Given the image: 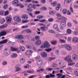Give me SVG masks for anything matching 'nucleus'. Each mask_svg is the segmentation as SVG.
I'll use <instances>...</instances> for the list:
<instances>
[{"instance_id":"37998d69","label":"nucleus","mask_w":78,"mask_h":78,"mask_svg":"<svg viewBox=\"0 0 78 78\" xmlns=\"http://www.w3.org/2000/svg\"><path fill=\"white\" fill-rule=\"evenodd\" d=\"M56 75L58 76L57 78H60L61 76H62V74L61 73L57 74Z\"/></svg>"},{"instance_id":"3c124183","label":"nucleus","mask_w":78,"mask_h":78,"mask_svg":"<svg viewBox=\"0 0 78 78\" xmlns=\"http://www.w3.org/2000/svg\"><path fill=\"white\" fill-rule=\"evenodd\" d=\"M56 37H62V35L61 34H56L55 35Z\"/></svg>"},{"instance_id":"b1692460","label":"nucleus","mask_w":78,"mask_h":78,"mask_svg":"<svg viewBox=\"0 0 78 78\" xmlns=\"http://www.w3.org/2000/svg\"><path fill=\"white\" fill-rule=\"evenodd\" d=\"M66 33L68 34H70L72 33V30L69 29H68L66 30Z\"/></svg>"},{"instance_id":"052dcab7","label":"nucleus","mask_w":78,"mask_h":78,"mask_svg":"<svg viewBox=\"0 0 78 78\" xmlns=\"http://www.w3.org/2000/svg\"><path fill=\"white\" fill-rule=\"evenodd\" d=\"M3 28H6L7 27V26H8V25L7 24H4L3 25H2Z\"/></svg>"},{"instance_id":"f257e3e1","label":"nucleus","mask_w":78,"mask_h":78,"mask_svg":"<svg viewBox=\"0 0 78 78\" xmlns=\"http://www.w3.org/2000/svg\"><path fill=\"white\" fill-rule=\"evenodd\" d=\"M50 47V44H49L48 42L46 41L41 44L40 48L44 49L45 48H49Z\"/></svg>"},{"instance_id":"c756f323","label":"nucleus","mask_w":78,"mask_h":78,"mask_svg":"<svg viewBox=\"0 0 78 78\" xmlns=\"http://www.w3.org/2000/svg\"><path fill=\"white\" fill-rule=\"evenodd\" d=\"M26 73H34V71H31L30 70H27L26 71Z\"/></svg>"},{"instance_id":"13d9d810","label":"nucleus","mask_w":78,"mask_h":78,"mask_svg":"<svg viewBox=\"0 0 78 78\" xmlns=\"http://www.w3.org/2000/svg\"><path fill=\"white\" fill-rule=\"evenodd\" d=\"M67 26H68L69 27H71L72 25L71 23H67Z\"/></svg>"},{"instance_id":"f704fd0d","label":"nucleus","mask_w":78,"mask_h":78,"mask_svg":"<svg viewBox=\"0 0 78 78\" xmlns=\"http://www.w3.org/2000/svg\"><path fill=\"white\" fill-rule=\"evenodd\" d=\"M40 10L41 11H45L47 10V8L45 7H43L40 9Z\"/></svg>"},{"instance_id":"2f4dec72","label":"nucleus","mask_w":78,"mask_h":78,"mask_svg":"<svg viewBox=\"0 0 78 78\" xmlns=\"http://www.w3.org/2000/svg\"><path fill=\"white\" fill-rule=\"evenodd\" d=\"M25 60L23 58H21L20 59V62H21V64L23 63L24 62H25Z\"/></svg>"},{"instance_id":"4468645a","label":"nucleus","mask_w":78,"mask_h":78,"mask_svg":"<svg viewBox=\"0 0 78 78\" xmlns=\"http://www.w3.org/2000/svg\"><path fill=\"white\" fill-rule=\"evenodd\" d=\"M37 64L38 66H40L43 64V60L42 59H41L39 60H38L37 61Z\"/></svg>"},{"instance_id":"c03bdc74","label":"nucleus","mask_w":78,"mask_h":78,"mask_svg":"<svg viewBox=\"0 0 78 78\" xmlns=\"http://www.w3.org/2000/svg\"><path fill=\"white\" fill-rule=\"evenodd\" d=\"M67 44H63L61 46V48H66V47L67 46Z\"/></svg>"},{"instance_id":"473e14b6","label":"nucleus","mask_w":78,"mask_h":78,"mask_svg":"<svg viewBox=\"0 0 78 78\" xmlns=\"http://www.w3.org/2000/svg\"><path fill=\"white\" fill-rule=\"evenodd\" d=\"M51 43L52 45H56V44H57V41H51Z\"/></svg>"},{"instance_id":"a878e982","label":"nucleus","mask_w":78,"mask_h":78,"mask_svg":"<svg viewBox=\"0 0 78 78\" xmlns=\"http://www.w3.org/2000/svg\"><path fill=\"white\" fill-rule=\"evenodd\" d=\"M9 41H8V40L7 39L4 40L0 42V44H6L7 42H9Z\"/></svg>"},{"instance_id":"4c0bfd02","label":"nucleus","mask_w":78,"mask_h":78,"mask_svg":"<svg viewBox=\"0 0 78 78\" xmlns=\"http://www.w3.org/2000/svg\"><path fill=\"white\" fill-rule=\"evenodd\" d=\"M6 21V20L5 19H2L0 21V23L1 24H3L4 22H5Z\"/></svg>"},{"instance_id":"7c9ffc66","label":"nucleus","mask_w":78,"mask_h":78,"mask_svg":"<svg viewBox=\"0 0 78 78\" xmlns=\"http://www.w3.org/2000/svg\"><path fill=\"white\" fill-rule=\"evenodd\" d=\"M37 19H42L44 16H42L41 15H38L37 16Z\"/></svg>"},{"instance_id":"7ed1b4c3","label":"nucleus","mask_w":78,"mask_h":78,"mask_svg":"<svg viewBox=\"0 0 78 78\" xmlns=\"http://www.w3.org/2000/svg\"><path fill=\"white\" fill-rule=\"evenodd\" d=\"M72 58V56L71 55H68L66 57H65L64 58V60L65 61H67L68 62H72L73 61L72 60L71 58Z\"/></svg>"},{"instance_id":"49530a36","label":"nucleus","mask_w":78,"mask_h":78,"mask_svg":"<svg viewBox=\"0 0 78 78\" xmlns=\"http://www.w3.org/2000/svg\"><path fill=\"white\" fill-rule=\"evenodd\" d=\"M53 68H47L46 69V70H48V71H51L53 70Z\"/></svg>"},{"instance_id":"6ab92c4d","label":"nucleus","mask_w":78,"mask_h":78,"mask_svg":"<svg viewBox=\"0 0 78 78\" xmlns=\"http://www.w3.org/2000/svg\"><path fill=\"white\" fill-rule=\"evenodd\" d=\"M60 25L62 27H66V22L62 21L60 23Z\"/></svg>"},{"instance_id":"8fccbe9b","label":"nucleus","mask_w":78,"mask_h":78,"mask_svg":"<svg viewBox=\"0 0 78 78\" xmlns=\"http://www.w3.org/2000/svg\"><path fill=\"white\" fill-rule=\"evenodd\" d=\"M41 13V12L40 11H36L35 12L34 14H39Z\"/></svg>"},{"instance_id":"774afa93","label":"nucleus","mask_w":78,"mask_h":78,"mask_svg":"<svg viewBox=\"0 0 78 78\" xmlns=\"http://www.w3.org/2000/svg\"><path fill=\"white\" fill-rule=\"evenodd\" d=\"M74 73L76 75H77L78 74V69L75 70L74 71Z\"/></svg>"},{"instance_id":"4be33fe9","label":"nucleus","mask_w":78,"mask_h":78,"mask_svg":"<svg viewBox=\"0 0 78 78\" xmlns=\"http://www.w3.org/2000/svg\"><path fill=\"white\" fill-rule=\"evenodd\" d=\"M66 49L68 51H70L72 49V47L68 44H67V45L66 47Z\"/></svg>"},{"instance_id":"ddd939ff","label":"nucleus","mask_w":78,"mask_h":78,"mask_svg":"<svg viewBox=\"0 0 78 78\" xmlns=\"http://www.w3.org/2000/svg\"><path fill=\"white\" fill-rule=\"evenodd\" d=\"M72 59L74 61L78 59V55L75 54H73V55Z\"/></svg>"},{"instance_id":"09e8293b","label":"nucleus","mask_w":78,"mask_h":78,"mask_svg":"<svg viewBox=\"0 0 78 78\" xmlns=\"http://www.w3.org/2000/svg\"><path fill=\"white\" fill-rule=\"evenodd\" d=\"M45 21H46V20L44 19H43V20H40L39 22H41V23H44V22H45Z\"/></svg>"},{"instance_id":"680f3d73","label":"nucleus","mask_w":78,"mask_h":78,"mask_svg":"<svg viewBox=\"0 0 78 78\" xmlns=\"http://www.w3.org/2000/svg\"><path fill=\"white\" fill-rule=\"evenodd\" d=\"M15 38L16 39H20V35H18L15 37Z\"/></svg>"},{"instance_id":"c85d7f7f","label":"nucleus","mask_w":78,"mask_h":78,"mask_svg":"<svg viewBox=\"0 0 78 78\" xmlns=\"http://www.w3.org/2000/svg\"><path fill=\"white\" fill-rule=\"evenodd\" d=\"M51 4L53 6H56L57 5V2H53L51 3Z\"/></svg>"},{"instance_id":"a19ab883","label":"nucleus","mask_w":78,"mask_h":78,"mask_svg":"<svg viewBox=\"0 0 78 78\" xmlns=\"http://www.w3.org/2000/svg\"><path fill=\"white\" fill-rule=\"evenodd\" d=\"M32 3L35 4H39V2L38 1H34V0L32 1Z\"/></svg>"},{"instance_id":"20e7f679","label":"nucleus","mask_w":78,"mask_h":78,"mask_svg":"<svg viewBox=\"0 0 78 78\" xmlns=\"http://www.w3.org/2000/svg\"><path fill=\"white\" fill-rule=\"evenodd\" d=\"M11 50L12 51H17L18 53H20V51L17 49V48H13L12 47H11Z\"/></svg>"},{"instance_id":"c9c22d12","label":"nucleus","mask_w":78,"mask_h":78,"mask_svg":"<svg viewBox=\"0 0 78 78\" xmlns=\"http://www.w3.org/2000/svg\"><path fill=\"white\" fill-rule=\"evenodd\" d=\"M67 10L66 9H64L62 10V12L63 14H67Z\"/></svg>"},{"instance_id":"a211bd4d","label":"nucleus","mask_w":78,"mask_h":78,"mask_svg":"<svg viewBox=\"0 0 78 78\" xmlns=\"http://www.w3.org/2000/svg\"><path fill=\"white\" fill-rule=\"evenodd\" d=\"M11 56L12 58H16L17 57V54L13 53L11 55Z\"/></svg>"},{"instance_id":"f03ea898","label":"nucleus","mask_w":78,"mask_h":78,"mask_svg":"<svg viewBox=\"0 0 78 78\" xmlns=\"http://www.w3.org/2000/svg\"><path fill=\"white\" fill-rule=\"evenodd\" d=\"M56 16L57 17H61V18L59 19V20H67V18H66L62 16L61 14L60 13L58 12L56 14Z\"/></svg>"},{"instance_id":"2eb2a0df","label":"nucleus","mask_w":78,"mask_h":78,"mask_svg":"<svg viewBox=\"0 0 78 78\" xmlns=\"http://www.w3.org/2000/svg\"><path fill=\"white\" fill-rule=\"evenodd\" d=\"M42 44V41L40 40H38L35 42V44L37 45H40Z\"/></svg>"},{"instance_id":"4d7b16f0","label":"nucleus","mask_w":78,"mask_h":78,"mask_svg":"<svg viewBox=\"0 0 78 78\" xmlns=\"http://www.w3.org/2000/svg\"><path fill=\"white\" fill-rule=\"evenodd\" d=\"M71 40H72V37H68L67 39V41H71Z\"/></svg>"},{"instance_id":"0eeeda50","label":"nucleus","mask_w":78,"mask_h":78,"mask_svg":"<svg viewBox=\"0 0 78 78\" xmlns=\"http://www.w3.org/2000/svg\"><path fill=\"white\" fill-rule=\"evenodd\" d=\"M13 19L15 21H16L18 22H20V18H19V17L18 16H15L13 17Z\"/></svg>"},{"instance_id":"e433bc0d","label":"nucleus","mask_w":78,"mask_h":78,"mask_svg":"<svg viewBox=\"0 0 78 78\" xmlns=\"http://www.w3.org/2000/svg\"><path fill=\"white\" fill-rule=\"evenodd\" d=\"M51 50H52V48H49L45 49V51H46L47 52H50L51 51Z\"/></svg>"},{"instance_id":"0e129e2a","label":"nucleus","mask_w":78,"mask_h":78,"mask_svg":"<svg viewBox=\"0 0 78 78\" xmlns=\"http://www.w3.org/2000/svg\"><path fill=\"white\" fill-rule=\"evenodd\" d=\"M23 38H24V37H23V35H20V39H23Z\"/></svg>"},{"instance_id":"79ce46f5","label":"nucleus","mask_w":78,"mask_h":78,"mask_svg":"<svg viewBox=\"0 0 78 78\" xmlns=\"http://www.w3.org/2000/svg\"><path fill=\"white\" fill-rule=\"evenodd\" d=\"M73 34L74 35H78V31L77 30L74 31Z\"/></svg>"},{"instance_id":"412c9836","label":"nucleus","mask_w":78,"mask_h":78,"mask_svg":"<svg viewBox=\"0 0 78 78\" xmlns=\"http://www.w3.org/2000/svg\"><path fill=\"white\" fill-rule=\"evenodd\" d=\"M6 34V32L5 31H2L0 32V37L5 36Z\"/></svg>"},{"instance_id":"e2e57ef3","label":"nucleus","mask_w":78,"mask_h":78,"mask_svg":"<svg viewBox=\"0 0 78 78\" xmlns=\"http://www.w3.org/2000/svg\"><path fill=\"white\" fill-rule=\"evenodd\" d=\"M6 64H7V62H6L4 61L3 62L2 65H3V66L6 65Z\"/></svg>"},{"instance_id":"393cba45","label":"nucleus","mask_w":78,"mask_h":78,"mask_svg":"<svg viewBox=\"0 0 78 78\" xmlns=\"http://www.w3.org/2000/svg\"><path fill=\"white\" fill-rule=\"evenodd\" d=\"M60 8H61V4H60L59 3H58L57 4V6L56 7V10L57 11H59Z\"/></svg>"},{"instance_id":"ea45409f","label":"nucleus","mask_w":78,"mask_h":78,"mask_svg":"<svg viewBox=\"0 0 78 78\" xmlns=\"http://www.w3.org/2000/svg\"><path fill=\"white\" fill-rule=\"evenodd\" d=\"M20 49L21 51H25V49L23 46H21L20 47Z\"/></svg>"},{"instance_id":"9d476101","label":"nucleus","mask_w":78,"mask_h":78,"mask_svg":"<svg viewBox=\"0 0 78 78\" xmlns=\"http://www.w3.org/2000/svg\"><path fill=\"white\" fill-rule=\"evenodd\" d=\"M56 13V11L55 10L50 11L49 12V14L51 16H55V14Z\"/></svg>"},{"instance_id":"5701e85b","label":"nucleus","mask_w":78,"mask_h":78,"mask_svg":"<svg viewBox=\"0 0 78 78\" xmlns=\"http://www.w3.org/2000/svg\"><path fill=\"white\" fill-rule=\"evenodd\" d=\"M6 20L7 23H9V22H10L11 21V18H10V17H6Z\"/></svg>"},{"instance_id":"f8f14e48","label":"nucleus","mask_w":78,"mask_h":78,"mask_svg":"<svg viewBox=\"0 0 78 78\" xmlns=\"http://www.w3.org/2000/svg\"><path fill=\"white\" fill-rule=\"evenodd\" d=\"M21 17L22 19H24L25 20H27L28 18V15L26 14H24L21 16Z\"/></svg>"},{"instance_id":"dca6fc26","label":"nucleus","mask_w":78,"mask_h":78,"mask_svg":"<svg viewBox=\"0 0 78 78\" xmlns=\"http://www.w3.org/2000/svg\"><path fill=\"white\" fill-rule=\"evenodd\" d=\"M32 53H33V51L31 50H28L25 52V54L26 55H30Z\"/></svg>"},{"instance_id":"58836bf2","label":"nucleus","mask_w":78,"mask_h":78,"mask_svg":"<svg viewBox=\"0 0 78 78\" xmlns=\"http://www.w3.org/2000/svg\"><path fill=\"white\" fill-rule=\"evenodd\" d=\"M37 76L36 75H32L29 77L28 78H36Z\"/></svg>"},{"instance_id":"a18cd8bd","label":"nucleus","mask_w":78,"mask_h":78,"mask_svg":"<svg viewBox=\"0 0 78 78\" xmlns=\"http://www.w3.org/2000/svg\"><path fill=\"white\" fill-rule=\"evenodd\" d=\"M49 33H53V34H55V31L52 30H49Z\"/></svg>"},{"instance_id":"aec40b11","label":"nucleus","mask_w":78,"mask_h":78,"mask_svg":"<svg viewBox=\"0 0 78 78\" xmlns=\"http://www.w3.org/2000/svg\"><path fill=\"white\" fill-rule=\"evenodd\" d=\"M41 6V5L39 4H37V5H35L34 4L32 5V8H33V9H36L37 8V7H39V6Z\"/></svg>"},{"instance_id":"5fc2aeb1","label":"nucleus","mask_w":78,"mask_h":78,"mask_svg":"<svg viewBox=\"0 0 78 78\" xmlns=\"http://www.w3.org/2000/svg\"><path fill=\"white\" fill-rule=\"evenodd\" d=\"M55 57H50L49 58V61H51V60H53V59H55Z\"/></svg>"},{"instance_id":"39448f33","label":"nucleus","mask_w":78,"mask_h":78,"mask_svg":"<svg viewBox=\"0 0 78 78\" xmlns=\"http://www.w3.org/2000/svg\"><path fill=\"white\" fill-rule=\"evenodd\" d=\"M19 3V1L17 0H14L12 2V4L13 5H16V6H20V4Z\"/></svg>"},{"instance_id":"9b49d317","label":"nucleus","mask_w":78,"mask_h":78,"mask_svg":"<svg viewBox=\"0 0 78 78\" xmlns=\"http://www.w3.org/2000/svg\"><path fill=\"white\" fill-rule=\"evenodd\" d=\"M72 41L73 43H78V38L76 37H74L73 38Z\"/></svg>"},{"instance_id":"6e6552de","label":"nucleus","mask_w":78,"mask_h":78,"mask_svg":"<svg viewBox=\"0 0 78 78\" xmlns=\"http://www.w3.org/2000/svg\"><path fill=\"white\" fill-rule=\"evenodd\" d=\"M15 72H19L20 71V65H17L15 67Z\"/></svg>"},{"instance_id":"603ef678","label":"nucleus","mask_w":78,"mask_h":78,"mask_svg":"<svg viewBox=\"0 0 78 78\" xmlns=\"http://www.w3.org/2000/svg\"><path fill=\"white\" fill-rule=\"evenodd\" d=\"M34 59L35 60H38V59H40V56H37L36 57H35Z\"/></svg>"},{"instance_id":"f3484780","label":"nucleus","mask_w":78,"mask_h":78,"mask_svg":"<svg viewBox=\"0 0 78 78\" xmlns=\"http://www.w3.org/2000/svg\"><path fill=\"white\" fill-rule=\"evenodd\" d=\"M4 53L5 55L6 56H7V55H9V54H10V53H9V51H7V49H5L4 51Z\"/></svg>"},{"instance_id":"69168bd1","label":"nucleus","mask_w":78,"mask_h":78,"mask_svg":"<svg viewBox=\"0 0 78 78\" xmlns=\"http://www.w3.org/2000/svg\"><path fill=\"white\" fill-rule=\"evenodd\" d=\"M46 1L45 0H41V2L42 3H45V2Z\"/></svg>"},{"instance_id":"423d86ee","label":"nucleus","mask_w":78,"mask_h":78,"mask_svg":"<svg viewBox=\"0 0 78 78\" xmlns=\"http://www.w3.org/2000/svg\"><path fill=\"white\" fill-rule=\"evenodd\" d=\"M53 27L55 30L58 31V32H61L60 30H59V28H58V25L57 24H54L53 25Z\"/></svg>"},{"instance_id":"6e6d98bb","label":"nucleus","mask_w":78,"mask_h":78,"mask_svg":"<svg viewBox=\"0 0 78 78\" xmlns=\"http://www.w3.org/2000/svg\"><path fill=\"white\" fill-rule=\"evenodd\" d=\"M8 14H9V12L8 11H7L5 12V16H7V15H8Z\"/></svg>"},{"instance_id":"bb28decb","label":"nucleus","mask_w":78,"mask_h":78,"mask_svg":"<svg viewBox=\"0 0 78 78\" xmlns=\"http://www.w3.org/2000/svg\"><path fill=\"white\" fill-rule=\"evenodd\" d=\"M23 67L24 69H28V68H30L31 67V66L29 65L26 64Z\"/></svg>"},{"instance_id":"bf43d9fd","label":"nucleus","mask_w":78,"mask_h":78,"mask_svg":"<svg viewBox=\"0 0 78 78\" xmlns=\"http://www.w3.org/2000/svg\"><path fill=\"white\" fill-rule=\"evenodd\" d=\"M66 13H67V15L68 16H70V15H71V12H70V11L69 10L67 11V12Z\"/></svg>"},{"instance_id":"cd10ccee","label":"nucleus","mask_w":78,"mask_h":78,"mask_svg":"<svg viewBox=\"0 0 78 78\" xmlns=\"http://www.w3.org/2000/svg\"><path fill=\"white\" fill-rule=\"evenodd\" d=\"M41 56L42 57H47V53H45V52H43V53H41Z\"/></svg>"},{"instance_id":"338daca9","label":"nucleus","mask_w":78,"mask_h":78,"mask_svg":"<svg viewBox=\"0 0 78 78\" xmlns=\"http://www.w3.org/2000/svg\"><path fill=\"white\" fill-rule=\"evenodd\" d=\"M27 11H28V12H32L33 11V10L30 9H27Z\"/></svg>"},{"instance_id":"72a5a7b5","label":"nucleus","mask_w":78,"mask_h":78,"mask_svg":"<svg viewBox=\"0 0 78 78\" xmlns=\"http://www.w3.org/2000/svg\"><path fill=\"white\" fill-rule=\"evenodd\" d=\"M59 42L60 43H63L64 44H65L66 42V41L64 40L60 39L59 40Z\"/></svg>"},{"instance_id":"de8ad7c7","label":"nucleus","mask_w":78,"mask_h":78,"mask_svg":"<svg viewBox=\"0 0 78 78\" xmlns=\"http://www.w3.org/2000/svg\"><path fill=\"white\" fill-rule=\"evenodd\" d=\"M44 69L43 68H41L40 69V70H37V71L38 72H39L40 71H41L42 72H43L44 71Z\"/></svg>"},{"instance_id":"1a4fd4ad","label":"nucleus","mask_w":78,"mask_h":78,"mask_svg":"<svg viewBox=\"0 0 78 78\" xmlns=\"http://www.w3.org/2000/svg\"><path fill=\"white\" fill-rule=\"evenodd\" d=\"M41 30L42 31H46L48 30V28L46 26H44V27H40Z\"/></svg>"},{"instance_id":"864d4df0","label":"nucleus","mask_w":78,"mask_h":78,"mask_svg":"<svg viewBox=\"0 0 78 78\" xmlns=\"http://www.w3.org/2000/svg\"><path fill=\"white\" fill-rule=\"evenodd\" d=\"M25 31L26 32H27V33H31V31L30 30L27 29Z\"/></svg>"}]
</instances>
